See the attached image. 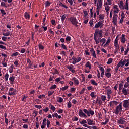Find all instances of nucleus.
<instances>
[{
	"instance_id": "f03ea898",
	"label": "nucleus",
	"mask_w": 129,
	"mask_h": 129,
	"mask_svg": "<svg viewBox=\"0 0 129 129\" xmlns=\"http://www.w3.org/2000/svg\"><path fill=\"white\" fill-rule=\"evenodd\" d=\"M121 111H122V102H121L119 105L116 106L114 110V113L115 114H118Z\"/></svg>"
},
{
	"instance_id": "cd10ccee",
	"label": "nucleus",
	"mask_w": 129,
	"mask_h": 129,
	"mask_svg": "<svg viewBox=\"0 0 129 129\" xmlns=\"http://www.w3.org/2000/svg\"><path fill=\"white\" fill-rule=\"evenodd\" d=\"M112 61H113V59H112V58H109L108 61L107 62V64H108V65H110V64L112 63Z\"/></svg>"
},
{
	"instance_id": "a19ab883",
	"label": "nucleus",
	"mask_w": 129,
	"mask_h": 129,
	"mask_svg": "<svg viewBox=\"0 0 129 129\" xmlns=\"http://www.w3.org/2000/svg\"><path fill=\"white\" fill-rule=\"evenodd\" d=\"M50 109H51V110H52V111H53V112L55 111V110H56V107H55V106H54V105H50Z\"/></svg>"
},
{
	"instance_id": "864d4df0",
	"label": "nucleus",
	"mask_w": 129,
	"mask_h": 129,
	"mask_svg": "<svg viewBox=\"0 0 129 129\" xmlns=\"http://www.w3.org/2000/svg\"><path fill=\"white\" fill-rule=\"evenodd\" d=\"M66 42H70L71 41V37L70 36H67L66 38Z\"/></svg>"
},
{
	"instance_id": "393cba45",
	"label": "nucleus",
	"mask_w": 129,
	"mask_h": 129,
	"mask_svg": "<svg viewBox=\"0 0 129 129\" xmlns=\"http://www.w3.org/2000/svg\"><path fill=\"white\" fill-rule=\"evenodd\" d=\"M57 101H58V102L61 103L64 101V99H63V98L62 97H58L57 98Z\"/></svg>"
},
{
	"instance_id": "13d9d810",
	"label": "nucleus",
	"mask_w": 129,
	"mask_h": 129,
	"mask_svg": "<svg viewBox=\"0 0 129 129\" xmlns=\"http://www.w3.org/2000/svg\"><path fill=\"white\" fill-rule=\"evenodd\" d=\"M47 119L44 118L43 120V122H42V125H47V123H46V122L47 121Z\"/></svg>"
},
{
	"instance_id": "f257e3e1",
	"label": "nucleus",
	"mask_w": 129,
	"mask_h": 129,
	"mask_svg": "<svg viewBox=\"0 0 129 129\" xmlns=\"http://www.w3.org/2000/svg\"><path fill=\"white\" fill-rule=\"evenodd\" d=\"M83 111L85 113V114L87 115V116L90 117L91 116H93L94 114V111L92 110L91 108H89V109H84Z\"/></svg>"
},
{
	"instance_id": "c756f323",
	"label": "nucleus",
	"mask_w": 129,
	"mask_h": 129,
	"mask_svg": "<svg viewBox=\"0 0 129 129\" xmlns=\"http://www.w3.org/2000/svg\"><path fill=\"white\" fill-rule=\"evenodd\" d=\"M17 91L16 90H15L13 91L12 93H11V92H9V95L10 96H14L16 95V92Z\"/></svg>"
},
{
	"instance_id": "9d476101",
	"label": "nucleus",
	"mask_w": 129,
	"mask_h": 129,
	"mask_svg": "<svg viewBox=\"0 0 129 129\" xmlns=\"http://www.w3.org/2000/svg\"><path fill=\"white\" fill-rule=\"evenodd\" d=\"M124 122H125V121H124V118L123 117H121L119 118V119L117 120V123L119 124H124Z\"/></svg>"
},
{
	"instance_id": "bb28decb",
	"label": "nucleus",
	"mask_w": 129,
	"mask_h": 129,
	"mask_svg": "<svg viewBox=\"0 0 129 129\" xmlns=\"http://www.w3.org/2000/svg\"><path fill=\"white\" fill-rule=\"evenodd\" d=\"M48 80L49 82L54 81V80H55V77H54V76L50 75Z\"/></svg>"
},
{
	"instance_id": "2f4dec72",
	"label": "nucleus",
	"mask_w": 129,
	"mask_h": 129,
	"mask_svg": "<svg viewBox=\"0 0 129 129\" xmlns=\"http://www.w3.org/2000/svg\"><path fill=\"white\" fill-rule=\"evenodd\" d=\"M90 96L92 98H95L96 97V95H95L94 92H92L91 93Z\"/></svg>"
},
{
	"instance_id": "49530a36",
	"label": "nucleus",
	"mask_w": 129,
	"mask_h": 129,
	"mask_svg": "<svg viewBox=\"0 0 129 129\" xmlns=\"http://www.w3.org/2000/svg\"><path fill=\"white\" fill-rule=\"evenodd\" d=\"M68 87L69 86H66L63 87H62L61 88H60V90H62V91H65V90L68 89Z\"/></svg>"
},
{
	"instance_id": "aec40b11",
	"label": "nucleus",
	"mask_w": 129,
	"mask_h": 129,
	"mask_svg": "<svg viewBox=\"0 0 129 129\" xmlns=\"http://www.w3.org/2000/svg\"><path fill=\"white\" fill-rule=\"evenodd\" d=\"M124 9L125 10H127V11H128V0H126V3L124 7Z\"/></svg>"
},
{
	"instance_id": "58836bf2",
	"label": "nucleus",
	"mask_w": 129,
	"mask_h": 129,
	"mask_svg": "<svg viewBox=\"0 0 129 129\" xmlns=\"http://www.w3.org/2000/svg\"><path fill=\"white\" fill-rule=\"evenodd\" d=\"M99 20H104V15L102 14L99 15Z\"/></svg>"
},
{
	"instance_id": "f3484780",
	"label": "nucleus",
	"mask_w": 129,
	"mask_h": 129,
	"mask_svg": "<svg viewBox=\"0 0 129 129\" xmlns=\"http://www.w3.org/2000/svg\"><path fill=\"white\" fill-rule=\"evenodd\" d=\"M126 41V39L125 38V35H124V34H122V38L121 39V43H122L123 44H124Z\"/></svg>"
},
{
	"instance_id": "20e7f679",
	"label": "nucleus",
	"mask_w": 129,
	"mask_h": 129,
	"mask_svg": "<svg viewBox=\"0 0 129 129\" xmlns=\"http://www.w3.org/2000/svg\"><path fill=\"white\" fill-rule=\"evenodd\" d=\"M97 38H98V30L95 31V33L94 34V39L96 45H98V43H100V41L98 40Z\"/></svg>"
},
{
	"instance_id": "3c124183",
	"label": "nucleus",
	"mask_w": 129,
	"mask_h": 129,
	"mask_svg": "<svg viewBox=\"0 0 129 129\" xmlns=\"http://www.w3.org/2000/svg\"><path fill=\"white\" fill-rule=\"evenodd\" d=\"M111 93H112L111 90L109 89L107 90V94L108 95V97H109V94H111Z\"/></svg>"
},
{
	"instance_id": "4d7b16f0",
	"label": "nucleus",
	"mask_w": 129,
	"mask_h": 129,
	"mask_svg": "<svg viewBox=\"0 0 129 129\" xmlns=\"http://www.w3.org/2000/svg\"><path fill=\"white\" fill-rule=\"evenodd\" d=\"M129 86V81H127V82H126L124 85V88H127V87H128Z\"/></svg>"
},
{
	"instance_id": "de8ad7c7",
	"label": "nucleus",
	"mask_w": 129,
	"mask_h": 129,
	"mask_svg": "<svg viewBox=\"0 0 129 129\" xmlns=\"http://www.w3.org/2000/svg\"><path fill=\"white\" fill-rule=\"evenodd\" d=\"M59 6H61V7H62L63 8H65V9H68V7H67L66 5L63 4V3H62L61 2L59 4Z\"/></svg>"
},
{
	"instance_id": "052dcab7",
	"label": "nucleus",
	"mask_w": 129,
	"mask_h": 129,
	"mask_svg": "<svg viewBox=\"0 0 129 129\" xmlns=\"http://www.w3.org/2000/svg\"><path fill=\"white\" fill-rule=\"evenodd\" d=\"M34 107L35 108H38V109H41V108H42V106L41 105H35Z\"/></svg>"
},
{
	"instance_id": "4c0bfd02",
	"label": "nucleus",
	"mask_w": 129,
	"mask_h": 129,
	"mask_svg": "<svg viewBox=\"0 0 129 129\" xmlns=\"http://www.w3.org/2000/svg\"><path fill=\"white\" fill-rule=\"evenodd\" d=\"M108 106L110 107H113L114 106V103H113V101H110L108 104Z\"/></svg>"
},
{
	"instance_id": "37998d69",
	"label": "nucleus",
	"mask_w": 129,
	"mask_h": 129,
	"mask_svg": "<svg viewBox=\"0 0 129 129\" xmlns=\"http://www.w3.org/2000/svg\"><path fill=\"white\" fill-rule=\"evenodd\" d=\"M101 98L104 102H105V100H106V96H105V95H102L101 96Z\"/></svg>"
},
{
	"instance_id": "6ab92c4d",
	"label": "nucleus",
	"mask_w": 129,
	"mask_h": 129,
	"mask_svg": "<svg viewBox=\"0 0 129 129\" xmlns=\"http://www.w3.org/2000/svg\"><path fill=\"white\" fill-rule=\"evenodd\" d=\"M15 78H16V77H15L14 76H12L9 78V80L10 81L11 84H13L14 81H15Z\"/></svg>"
},
{
	"instance_id": "e2e57ef3",
	"label": "nucleus",
	"mask_w": 129,
	"mask_h": 129,
	"mask_svg": "<svg viewBox=\"0 0 129 129\" xmlns=\"http://www.w3.org/2000/svg\"><path fill=\"white\" fill-rule=\"evenodd\" d=\"M52 117H56V118H58V113H54L52 114Z\"/></svg>"
},
{
	"instance_id": "8fccbe9b",
	"label": "nucleus",
	"mask_w": 129,
	"mask_h": 129,
	"mask_svg": "<svg viewBox=\"0 0 129 129\" xmlns=\"http://www.w3.org/2000/svg\"><path fill=\"white\" fill-rule=\"evenodd\" d=\"M54 73H52V74L53 75H55V74H59V73H60L59 72V71H58V70L56 69H54Z\"/></svg>"
},
{
	"instance_id": "680f3d73",
	"label": "nucleus",
	"mask_w": 129,
	"mask_h": 129,
	"mask_svg": "<svg viewBox=\"0 0 129 129\" xmlns=\"http://www.w3.org/2000/svg\"><path fill=\"white\" fill-rule=\"evenodd\" d=\"M1 7H5V8H7V6L6 5V3L1 2Z\"/></svg>"
},
{
	"instance_id": "b1692460",
	"label": "nucleus",
	"mask_w": 129,
	"mask_h": 129,
	"mask_svg": "<svg viewBox=\"0 0 129 129\" xmlns=\"http://www.w3.org/2000/svg\"><path fill=\"white\" fill-rule=\"evenodd\" d=\"M74 67V66L72 65V64L68 65L67 66V68L68 69H69V70H70V71H71V70H72L73 69Z\"/></svg>"
},
{
	"instance_id": "c85d7f7f",
	"label": "nucleus",
	"mask_w": 129,
	"mask_h": 129,
	"mask_svg": "<svg viewBox=\"0 0 129 129\" xmlns=\"http://www.w3.org/2000/svg\"><path fill=\"white\" fill-rule=\"evenodd\" d=\"M3 36H5V37H8L11 35V31L7 32L6 33H4L3 34Z\"/></svg>"
},
{
	"instance_id": "f704fd0d",
	"label": "nucleus",
	"mask_w": 129,
	"mask_h": 129,
	"mask_svg": "<svg viewBox=\"0 0 129 129\" xmlns=\"http://www.w3.org/2000/svg\"><path fill=\"white\" fill-rule=\"evenodd\" d=\"M117 38H118V35H117L116 36V39L114 41V45H118V39Z\"/></svg>"
},
{
	"instance_id": "7c9ffc66",
	"label": "nucleus",
	"mask_w": 129,
	"mask_h": 129,
	"mask_svg": "<svg viewBox=\"0 0 129 129\" xmlns=\"http://www.w3.org/2000/svg\"><path fill=\"white\" fill-rule=\"evenodd\" d=\"M67 17V14H64V15H62L61 18L62 22H64V21H65V19H66Z\"/></svg>"
},
{
	"instance_id": "a878e982",
	"label": "nucleus",
	"mask_w": 129,
	"mask_h": 129,
	"mask_svg": "<svg viewBox=\"0 0 129 129\" xmlns=\"http://www.w3.org/2000/svg\"><path fill=\"white\" fill-rule=\"evenodd\" d=\"M105 42H106V39H105V38H102V39L100 40V43H102L101 46H103V45L105 44Z\"/></svg>"
},
{
	"instance_id": "0e129e2a",
	"label": "nucleus",
	"mask_w": 129,
	"mask_h": 129,
	"mask_svg": "<svg viewBox=\"0 0 129 129\" xmlns=\"http://www.w3.org/2000/svg\"><path fill=\"white\" fill-rule=\"evenodd\" d=\"M50 5L51 4L50 2H49V1H47L45 2V7H49Z\"/></svg>"
},
{
	"instance_id": "a18cd8bd",
	"label": "nucleus",
	"mask_w": 129,
	"mask_h": 129,
	"mask_svg": "<svg viewBox=\"0 0 129 129\" xmlns=\"http://www.w3.org/2000/svg\"><path fill=\"white\" fill-rule=\"evenodd\" d=\"M50 125H51V122L49 120H47V128H50Z\"/></svg>"
},
{
	"instance_id": "4be33fe9",
	"label": "nucleus",
	"mask_w": 129,
	"mask_h": 129,
	"mask_svg": "<svg viewBox=\"0 0 129 129\" xmlns=\"http://www.w3.org/2000/svg\"><path fill=\"white\" fill-rule=\"evenodd\" d=\"M86 67H88L89 69H91V63L89 61H87V63L85 64Z\"/></svg>"
},
{
	"instance_id": "c03bdc74",
	"label": "nucleus",
	"mask_w": 129,
	"mask_h": 129,
	"mask_svg": "<svg viewBox=\"0 0 129 129\" xmlns=\"http://www.w3.org/2000/svg\"><path fill=\"white\" fill-rule=\"evenodd\" d=\"M91 84H92L93 85H95L96 86H97L98 84L96 82H95V80H91Z\"/></svg>"
},
{
	"instance_id": "338daca9",
	"label": "nucleus",
	"mask_w": 129,
	"mask_h": 129,
	"mask_svg": "<svg viewBox=\"0 0 129 129\" xmlns=\"http://www.w3.org/2000/svg\"><path fill=\"white\" fill-rule=\"evenodd\" d=\"M88 124L89 125H93V120H91V121H88Z\"/></svg>"
},
{
	"instance_id": "4468645a",
	"label": "nucleus",
	"mask_w": 129,
	"mask_h": 129,
	"mask_svg": "<svg viewBox=\"0 0 129 129\" xmlns=\"http://www.w3.org/2000/svg\"><path fill=\"white\" fill-rule=\"evenodd\" d=\"M100 70L101 71V77H103V76L104 75V73L105 72V71L104 70V68L102 67H100Z\"/></svg>"
},
{
	"instance_id": "7ed1b4c3",
	"label": "nucleus",
	"mask_w": 129,
	"mask_h": 129,
	"mask_svg": "<svg viewBox=\"0 0 129 129\" xmlns=\"http://www.w3.org/2000/svg\"><path fill=\"white\" fill-rule=\"evenodd\" d=\"M69 21L74 26H75V27H78V25H77L78 24V21H77V19H76V17H72L69 18Z\"/></svg>"
},
{
	"instance_id": "603ef678",
	"label": "nucleus",
	"mask_w": 129,
	"mask_h": 129,
	"mask_svg": "<svg viewBox=\"0 0 129 129\" xmlns=\"http://www.w3.org/2000/svg\"><path fill=\"white\" fill-rule=\"evenodd\" d=\"M38 48H39V50H44V46H43L41 44H39L38 45Z\"/></svg>"
},
{
	"instance_id": "ea45409f",
	"label": "nucleus",
	"mask_w": 129,
	"mask_h": 129,
	"mask_svg": "<svg viewBox=\"0 0 129 129\" xmlns=\"http://www.w3.org/2000/svg\"><path fill=\"white\" fill-rule=\"evenodd\" d=\"M109 43H110V38H108L106 43L104 45V47H106L107 45L109 44Z\"/></svg>"
},
{
	"instance_id": "9b49d317",
	"label": "nucleus",
	"mask_w": 129,
	"mask_h": 129,
	"mask_svg": "<svg viewBox=\"0 0 129 129\" xmlns=\"http://www.w3.org/2000/svg\"><path fill=\"white\" fill-rule=\"evenodd\" d=\"M118 5H119V7L120 8V9H121V10H124V3H123V1H120Z\"/></svg>"
},
{
	"instance_id": "72a5a7b5",
	"label": "nucleus",
	"mask_w": 129,
	"mask_h": 129,
	"mask_svg": "<svg viewBox=\"0 0 129 129\" xmlns=\"http://www.w3.org/2000/svg\"><path fill=\"white\" fill-rule=\"evenodd\" d=\"M26 61L27 63H28L30 66H32L33 64L32 63L31 59H30L29 58H27Z\"/></svg>"
},
{
	"instance_id": "774afa93",
	"label": "nucleus",
	"mask_w": 129,
	"mask_h": 129,
	"mask_svg": "<svg viewBox=\"0 0 129 129\" xmlns=\"http://www.w3.org/2000/svg\"><path fill=\"white\" fill-rule=\"evenodd\" d=\"M67 106H68V108H71V107L72 106V104H71V102L70 101H69V102H68Z\"/></svg>"
},
{
	"instance_id": "5701e85b",
	"label": "nucleus",
	"mask_w": 129,
	"mask_h": 129,
	"mask_svg": "<svg viewBox=\"0 0 129 129\" xmlns=\"http://www.w3.org/2000/svg\"><path fill=\"white\" fill-rule=\"evenodd\" d=\"M73 80H74L75 84H76L77 85H78V84H79V81H78V80L76 79V78L74 77L73 78Z\"/></svg>"
},
{
	"instance_id": "09e8293b",
	"label": "nucleus",
	"mask_w": 129,
	"mask_h": 129,
	"mask_svg": "<svg viewBox=\"0 0 129 129\" xmlns=\"http://www.w3.org/2000/svg\"><path fill=\"white\" fill-rule=\"evenodd\" d=\"M18 55H19V53L18 52L13 53L11 55V57H17V56H18Z\"/></svg>"
},
{
	"instance_id": "39448f33",
	"label": "nucleus",
	"mask_w": 129,
	"mask_h": 129,
	"mask_svg": "<svg viewBox=\"0 0 129 129\" xmlns=\"http://www.w3.org/2000/svg\"><path fill=\"white\" fill-rule=\"evenodd\" d=\"M79 115L80 117H84V118H87V115L83 112L82 109H80L79 111Z\"/></svg>"
},
{
	"instance_id": "e433bc0d",
	"label": "nucleus",
	"mask_w": 129,
	"mask_h": 129,
	"mask_svg": "<svg viewBox=\"0 0 129 129\" xmlns=\"http://www.w3.org/2000/svg\"><path fill=\"white\" fill-rule=\"evenodd\" d=\"M4 78L6 81H8V80H9V74H8V73H7L5 75Z\"/></svg>"
},
{
	"instance_id": "5fc2aeb1",
	"label": "nucleus",
	"mask_w": 129,
	"mask_h": 129,
	"mask_svg": "<svg viewBox=\"0 0 129 129\" xmlns=\"http://www.w3.org/2000/svg\"><path fill=\"white\" fill-rule=\"evenodd\" d=\"M105 9L106 13H108V12L109 11V10L110 9L109 6H105Z\"/></svg>"
},
{
	"instance_id": "a211bd4d",
	"label": "nucleus",
	"mask_w": 129,
	"mask_h": 129,
	"mask_svg": "<svg viewBox=\"0 0 129 129\" xmlns=\"http://www.w3.org/2000/svg\"><path fill=\"white\" fill-rule=\"evenodd\" d=\"M24 17L26 19V20H29L30 19V14L28 12H25L24 14Z\"/></svg>"
},
{
	"instance_id": "69168bd1",
	"label": "nucleus",
	"mask_w": 129,
	"mask_h": 129,
	"mask_svg": "<svg viewBox=\"0 0 129 129\" xmlns=\"http://www.w3.org/2000/svg\"><path fill=\"white\" fill-rule=\"evenodd\" d=\"M43 110L44 112H48L49 111V107H46L45 108L43 109Z\"/></svg>"
},
{
	"instance_id": "473e14b6",
	"label": "nucleus",
	"mask_w": 129,
	"mask_h": 129,
	"mask_svg": "<svg viewBox=\"0 0 129 129\" xmlns=\"http://www.w3.org/2000/svg\"><path fill=\"white\" fill-rule=\"evenodd\" d=\"M0 12L2 14V17H4V16H5V15H6L7 13H6V11H5V10H4V9H1L0 10Z\"/></svg>"
},
{
	"instance_id": "c9c22d12",
	"label": "nucleus",
	"mask_w": 129,
	"mask_h": 129,
	"mask_svg": "<svg viewBox=\"0 0 129 129\" xmlns=\"http://www.w3.org/2000/svg\"><path fill=\"white\" fill-rule=\"evenodd\" d=\"M105 75L107 77V78H110V77H111V73H105Z\"/></svg>"
},
{
	"instance_id": "412c9836",
	"label": "nucleus",
	"mask_w": 129,
	"mask_h": 129,
	"mask_svg": "<svg viewBox=\"0 0 129 129\" xmlns=\"http://www.w3.org/2000/svg\"><path fill=\"white\" fill-rule=\"evenodd\" d=\"M122 59H121L120 61L121 62L122 64V66H124V65H125V63L128 62V59H124L123 61H122Z\"/></svg>"
},
{
	"instance_id": "0eeeda50",
	"label": "nucleus",
	"mask_w": 129,
	"mask_h": 129,
	"mask_svg": "<svg viewBox=\"0 0 129 129\" xmlns=\"http://www.w3.org/2000/svg\"><path fill=\"white\" fill-rule=\"evenodd\" d=\"M123 106L124 108H129V101L128 100H125L123 101Z\"/></svg>"
},
{
	"instance_id": "dca6fc26",
	"label": "nucleus",
	"mask_w": 129,
	"mask_h": 129,
	"mask_svg": "<svg viewBox=\"0 0 129 129\" xmlns=\"http://www.w3.org/2000/svg\"><path fill=\"white\" fill-rule=\"evenodd\" d=\"M97 30H98V37H102V33H103V32H102V30H99V29H96V30H95V32Z\"/></svg>"
},
{
	"instance_id": "bf43d9fd",
	"label": "nucleus",
	"mask_w": 129,
	"mask_h": 129,
	"mask_svg": "<svg viewBox=\"0 0 129 129\" xmlns=\"http://www.w3.org/2000/svg\"><path fill=\"white\" fill-rule=\"evenodd\" d=\"M45 97H46V96L44 94L40 95L38 96V98H39V99H42V98H45Z\"/></svg>"
},
{
	"instance_id": "6e6d98bb",
	"label": "nucleus",
	"mask_w": 129,
	"mask_h": 129,
	"mask_svg": "<svg viewBox=\"0 0 129 129\" xmlns=\"http://www.w3.org/2000/svg\"><path fill=\"white\" fill-rule=\"evenodd\" d=\"M57 88V85H53L50 87V89H56Z\"/></svg>"
},
{
	"instance_id": "2eb2a0df",
	"label": "nucleus",
	"mask_w": 129,
	"mask_h": 129,
	"mask_svg": "<svg viewBox=\"0 0 129 129\" xmlns=\"http://www.w3.org/2000/svg\"><path fill=\"white\" fill-rule=\"evenodd\" d=\"M122 93H123L124 95H127V94H128V89L127 90L125 88H123Z\"/></svg>"
},
{
	"instance_id": "ddd939ff",
	"label": "nucleus",
	"mask_w": 129,
	"mask_h": 129,
	"mask_svg": "<svg viewBox=\"0 0 129 129\" xmlns=\"http://www.w3.org/2000/svg\"><path fill=\"white\" fill-rule=\"evenodd\" d=\"M124 84V81H122L121 83L119 84V90H121L123 88V85Z\"/></svg>"
},
{
	"instance_id": "f8f14e48",
	"label": "nucleus",
	"mask_w": 129,
	"mask_h": 129,
	"mask_svg": "<svg viewBox=\"0 0 129 129\" xmlns=\"http://www.w3.org/2000/svg\"><path fill=\"white\" fill-rule=\"evenodd\" d=\"M114 46L116 48L114 53V54H117V53H118V51H120V49H119V45H118V44H116Z\"/></svg>"
},
{
	"instance_id": "1a4fd4ad",
	"label": "nucleus",
	"mask_w": 129,
	"mask_h": 129,
	"mask_svg": "<svg viewBox=\"0 0 129 129\" xmlns=\"http://www.w3.org/2000/svg\"><path fill=\"white\" fill-rule=\"evenodd\" d=\"M90 52L92 56L93 57H94V58H97L96 53H95V50H94V48H91L90 50Z\"/></svg>"
},
{
	"instance_id": "423d86ee",
	"label": "nucleus",
	"mask_w": 129,
	"mask_h": 129,
	"mask_svg": "<svg viewBox=\"0 0 129 129\" xmlns=\"http://www.w3.org/2000/svg\"><path fill=\"white\" fill-rule=\"evenodd\" d=\"M117 18H118L117 14L114 13L113 16V22L114 25H115L116 26L117 24Z\"/></svg>"
},
{
	"instance_id": "79ce46f5",
	"label": "nucleus",
	"mask_w": 129,
	"mask_h": 129,
	"mask_svg": "<svg viewBox=\"0 0 129 129\" xmlns=\"http://www.w3.org/2000/svg\"><path fill=\"white\" fill-rule=\"evenodd\" d=\"M80 124H86L87 123V121L86 120L83 119L82 121H80Z\"/></svg>"
},
{
	"instance_id": "6e6552de",
	"label": "nucleus",
	"mask_w": 129,
	"mask_h": 129,
	"mask_svg": "<svg viewBox=\"0 0 129 129\" xmlns=\"http://www.w3.org/2000/svg\"><path fill=\"white\" fill-rule=\"evenodd\" d=\"M100 29H102V28H103V24L101 23V22H100L99 21L97 23L95 24V26L94 27L95 29H97L98 28H99Z\"/></svg>"
}]
</instances>
